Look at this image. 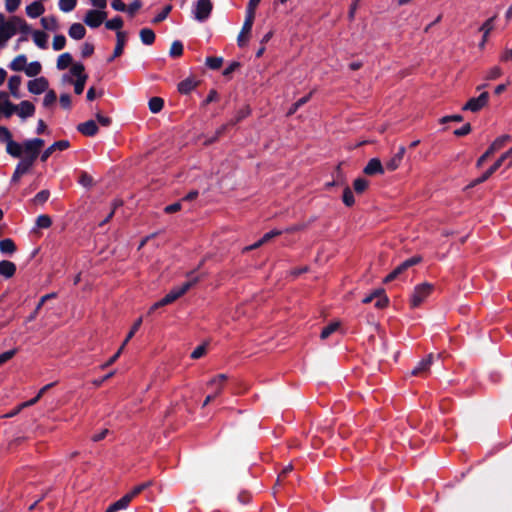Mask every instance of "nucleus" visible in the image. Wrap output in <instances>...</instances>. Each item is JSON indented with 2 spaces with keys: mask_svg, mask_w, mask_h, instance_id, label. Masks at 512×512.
<instances>
[{
  "mask_svg": "<svg viewBox=\"0 0 512 512\" xmlns=\"http://www.w3.org/2000/svg\"><path fill=\"white\" fill-rule=\"evenodd\" d=\"M44 144L45 142L41 138H33L23 142L24 156L16 165L11 182H18L24 174L29 172L36 159L39 157Z\"/></svg>",
  "mask_w": 512,
  "mask_h": 512,
  "instance_id": "f257e3e1",
  "label": "nucleus"
},
{
  "mask_svg": "<svg viewBox=\"0 0 512 512\" xmlns=\"http://www.w3.org/2000/svg\"><path fill=\"white\" fill-rule=\"evenodd\" d=\"M260 1L261 0H249L248 2L245 20L237 37V44L239 47H244L247 44L255 19V10Z\"/></svg>",
  "mask_w": 512,
  "mask_h": 512,
  "instance_id": "f03ea898",
  "label": "nucleus"
},
{
  "mask_svg": "<svg viewBox=\"0 0 512 512\" xmlns=\"http://www.w3.org/2000/svg\"><path fill=\"white\" fill-rule=\"evenodd\" d=\"M199 281V277L194 275V272L188 274V280L182 283L180 286L173 288L169 293H167L161 300L160 304L164 306L173 303L178 298L183 296L187 291H189L197 282Z\"/></svg>",
  "mask_w": 512,
  "mask_h": 512,
  "instance_id": "7ed1b4c3",
  "label": "nucleus"
},
{
  "mask_svg": "<svg viewBox=\"0 0 512 512\" xmlns=\"http://www.w3.org/2000/svg\"><path fill=\"white\" fill-rule=\"evenodd\" d=\"M434 286L430 283H422L417 285L411 295L410 304L412 308L419 307L425 299L432 293Z\"/></svg>",
  "mask_w": 512,
  "mask_h": 512,
  "instance_id": "20e7f679",
  "label": "nucleus"
},
{
  "mask_svg": "<svg viewBox=\"0 0 512 512\" xmlns=\"http://www.w3.org/2000/svg\"><path fill=\"white\" fill-rule=\"evenodd\" d=\"M212 10L211 0H197L193 8L194 18L199 22H205L210 17Z\"/></svg>",
  "mask_w": 512,
  "mask_h": 512,
  "instance_id": "39448f33",
  "label": "nucleus"
},
{
  "mask_svg": "<svg viewBox=\"0 0 512 512\" xmlns=\"http://www.w3.org/2000/svg\"><path fill=\"white\" fill-rule=\"evenodd\" d=\"M422 261V257L419 255H415L400 265H398L392 272H390L383 280L384 283H389L395 280L399 275H401L404 271L409 269L410 267L419 264Z\"/></svg>",
  "mask_w": 512,
  "mask_h": 512,
  "instance_id": "423d86ee",
  "label": "nucleus"
},
{
  "mask_svg": "<svg viewBox=\"0 0 512 512\" xmlns=\"http://www.w3.org/2000/svg\"><path fill=\"white\" fill-rule=\"evenodd\" d=\"M510 154H512V152H509V150L503 153L487 171H485L479 178L475 179L471 183V186L473 187L488 180L490 176L503 165Z\"/></svg>",
  "mask_w": 512,
  "mask_h": 512,
  "instance_id": "0eeeda50",
  "label": "nucleus"
},
{
  "mask_svg": "<svg viewBox=\"0 0 512 512\" xmlns=\"http://www.w3.org/2000/svg\"><path fill=\"white\" fill-rule=\"evenodd\" d=\"M489 101V93L482 92L478 97L470 98L462 107L464 111L478 112L484 108Z\"/></svg>",
  "mask_w": 512,
  "mask_h": 512,
  "instance_id": "6e6552de",
  "label": "nucleus"
},
{
  "mask_svg": "<svg viewBox=\"0 0 512 512\" xmlns=\"http://www.w3.org/2000/svg\"><path fill=\"white\" fill-rule=\"evenodd\" d=\"M107 13L101 10H88L83 21L90 28H98L106 19Z\"/></svg>",
  "mask_w": 512,
  "mask_h": 512,
  "instance_id": "1a4fd4ad",
  "label": "nucleus"
},
{
  "mask_svg": "<svg viewBox=\"0 0 512 512\" xmlns=\"http://www.w3.org/2000/svg\"><path fill=\"white\" fill-rule=\"evenodd\" d=\"M116 45L113 54L107 59L108 63L113 62L116 58L123 54L125 44L127 42V33L124 31L116 32Z\"/></svg>",
  "mask_w": 512,
  "mask_h": 512,
  "instance_id": "9d476101",
  "label": "nucleus"
},
{
  "mask_svg": "<svg viewBox=\"0 0 512 512\" xmlns=\"http://www.w3.org/2000/svg\"><path fill=\"white\" fill-rule=\"evenodd\" d=\"M70 147V142L68 140H59L55 141L52 145H50L48 148H46L40 156V160L42 162H46L48 158L55 152V151H64Z\"/></svg>",
  "mask_w": 512,
  "mask_h": 512,
  "instance_id": "9b49d317",
  "label": "nucleus"
},
{
  "mask_svg": "<svg viewBox=\"0 0 512 512\" xmlns=\"http://www.w3.org/2000/svg\"><path fill=\"white\" fill-rule=\"evenodd\" d=\"M0 105L1 111L6 118L11 117L13 113L18 111V106L9 100L8 94L4 91H0Z\"/></svg>",
  "mask_w": 512,
  "mask_h": 512,
  "instance_id": "f8f14e48",
  "label": "nucleus"
},
{
  "mask_svg": "<svg viewBox=\"0 0 512 512\" xmlns=\"http://www.w3.org/2000/svg\"><path fill=\"white\" fill-rule=\"evenodd\" d=\"M49 82L45 77H39L28 82V91L39 95L48 89Z\"/></svg>",
  "mask_w": 512,
  "mask_h": 512,
  "instance_id": "ddd939ff",
  "label": "nucleus"
},
{
  "mask_svg": "<svg viewBox=\"0 0 512 512\" xmlns=\"http://www.w3.org/2000/svg\"><path fill=\"white\" fill-rule=\"evenodd\" d=\"M364 174L368 176H374L377 174L384 173V166L382 165L380 159L372 158L368 161L367 165L363 169Z\"/></svg>",
  "mask_w": 512,
  "mask_h": 512,
  "instance_id": "4468645a",
  "label": "nucleus"
},
{
  "mask_svg": "<svg viewBox=\"0 0 512 512\" xmlns=\"http://www.w3.org/2000/svg\"><path fill=\"white\" fill-rule=\"evenodd\" d=\"M16 34L15 27L12 26L10 19L7 23L0 24V46H4L5 43Z\"/></svg>",
  "mask_w": 512,
  "mask_h": 512,
  "instance_id": "2eb2a0df",
  "label": "nucleus"
},
{
  "mask_svg": "<svg viewBox=\"0 0 512 512\" xmlns=\"http://www.w3.org/2000/svg\"><path fill=\"white\" fill-rule=\"evenodd\" d=\"M433 361L432 354H429L427 357L423 358L421 361L417 363V365L412 369L411 374L414 376H422L424 375L430 368Z\"/></svg>",
  "mask_w": 512,
  "mask_h": 512,
  "instance_id": "dca6fc26",
  "label": "nucleus"
},
{
  "mask_svg": "<svg viewBox=\"0 0 512 512\" xmlns=\"http://www.w3.org/2000/svg\"><path fill=\"white\" fill-rule=\"evenodd\" d=\"M77 130L85 136L92 137L97 134L98 126L94 120H88L86 122L80 123L77 126Z\"/></svg>",
  "mask_w": 512,
  "mask_h": 512,
  "instance_id": "f3484780",
  "label": "nucleus"
},
{
  "mask_svg": "<svg viewBox=\"0 0 512 512\" xmlns=\"http://www.w3.org/2000/svg\"><path fill=\"white\" fill-rule=\"evenodd\" d=\"M6 151L7 153L14 158H21L24 154L23 144H19L14 141L12 138L6 142Z\"/></svg>",
  "mask_w": 512,
  "mask_h": 512,
  "instance_id": "a211bd4d",
  "label": "nucleus"
},
{
  "mask_svg": "<svg viewBox=\"0 0 512 512\" xmlns=\"http://www.w3.org/2000/svg\"><path fill=\"white\" fill-rule=\"evenodd\" d=\"M16 265L15 263L9 260L0 261V275L9 279L12 278L16 273Z\"/></svg>",
  "mask_w": 512,
  "mask_h": 512,
  "instance_id": "6ab92c4d",
  "label": "nucleus"
},
{
  "mask_svg": "<svg viewBox=\"0 0 512 512\" xmlns=\"http://www.w3.org/2000/svg\"><path fill=\"white\" fill-rule=\"evenodd\" d=\"M10 22L12 26L15 27L16 33L19 31L20 33L27 35L31 32V28L28 23L21 17L12 16L10 18Z\"/></svg>",
  "mask_w": 512,
  "mask_h": 512,
  "instance_id": "aec40b11",
  "label": "nucleus"
},
{
  "mask_svg": "<svg viewBox=\"0 0 512 512\" xmlns=\"http://www.w3.org/2000/svg\"><path fill=\"white\" fill-rule=\"evenodd\" d=\"M34 112H35V106L33 103H31L30 101H27V100L20 102V104L18 106L17 114L21 118L25 119L27 117H31V116H33Z\"/></svg>",
  "mask_w": 512,
  "mask_h": 512,
  "instance_id": "412c9836",
  "label": "nucleus"
},
{
  "mask_svg": "<svg viewBox=\"0 0 512 512\" xmlns=\"http://www.w3.org/2000/svg\"><path fill=\"white\" fill-rule=\"evenodd\" d=\"M44 11H45V8H44L43 4L39 1H34L31 4H29L28 6H26V14L30 18H37V17L41 16L44 13Z\"/></svg>",
  "mask_w": 512,
  "mask_h": 512,
  "instance_id": "4be33fe9",
  "label": "nucleus"
},
{
  "mask_svg": "<svg viewBox=\"0 0 512 512\" xmlns=\"http://www.w3.org/2000/svg\"><path fill=\"white\" fill-rule=\"evenodd\" d=\"M68 34L72 39L81 40L85 37L86 29L81 23H73L69 27Z\"/></svg>",
  "mask_w": 512,
  "mask_h": 512,
  "instance_id": "5701e85b",
  "label": "nucleus"
},
{
  "mask_svg": "<svg viewBox=\"0 0 512 512\" xmlns=\"http://www.w3.org/2000/svg\"><path fill=\"white\" fill-rule=\"evenodd\" d=\"M129 498L124 495L119 500L115 501L114 503L110 504L105 512H117L122 509H126L130 504Z\"/></svg>",
  "mask_w": 512,
  "mask_h": 512,
  "instance_id": "b1692460",
  "label": "nucleus"
},
{
  "mask_svg": "<svg viewBox=\"0 0 512 512\" xmlns=\"http://www.w3.org/2000/svg\"><path fill=\"white\" fill-rule=\"evenodd\" d=\"M22 78L19 75H13L9 78L8 88L13 97L19 98V87L21 85Z\"/></svg>",
  "mask_w": 512,
  "mask_h": 512,
  "instance_id": "393cba45",
  "label": "nucleus"
},
{
  "mask_svg": "<svg viewBox=\"0 0 512 512\" xmlns=\"http://www.w3.org/2000/svg\"><path fill=\"white\" fill-rule=\"evenodd\" d=\"M196 86L197 82L193 78H186L178 84V91L181 94H189Z\"/></svg>",
  "mask_w": 512,
  "mask_h": 512,
  "instance_id": "a878e982",
  "label": "nucleus"
},
{
  "mask_svg": "<svg viewBox=\"0 0 512 512\" xmlns=\"http://www.w3.org/2000/svg\"><path fill=\"white\" fill-rule=\"evenodd\" d=\"M27 57L24 54L16 56L11 63L9 68L13 71H22L26 68Z\"/></svg>",
  "mask_w": 512,
  "mask_h": 512,
  "instance_id": "bb28decb",
  "label": "nucleus"
},
{
  "mask_svg": "<svg viewBox=\"0 0 512 512\" xmlns=\"http://www.w3.org/2000/svg\"><path fill=\"white\" fill-rule=\"evenodd\" d=\"M139 36L144 45H152L156 38L154 31L150 28L141 29Z\"/></svg>",
  "mask_w": 512,
  "mask_h": 512,
  "instance_id": "cd10ccee",
  "label": "nucleus"
},
{
  "mask_svg": "<svg viewBox=\"0 0 512 512\" xmlns=\"http://www.w3.org/2000/svg\"><path fill=\"white\" fill-rule=\"evenodd\" d=\"M87 79H88V76H83V77H80V79H76L75 81H73V79L67 77V75L64 76V80L68 81L69 83L74 84V92L77 95H80L83 93Z\"/></svg>",
  "mask_w": 512,
  "mask_h": 512,
  "instance_id": "c85d7f7f",
  "label": "nucleus"
},
{
  "mask_svg": "<svg viewBox=\"0 0 512 512\" xmlns=\"http://www.w3.org/2000/svg\"><path fill=\"white\" fill-rule=\"evenodd\" d=\"M17 250L15 242L11 238H5L0 241V252L3 254H13Z\"/></svg>",
  "mask_w": 512,
  "mask_h": 512,
  "instance_id": "c756f323",
  "label": "nucleus"
},
{
  "mask_svg": "<svg viewBox=\"0 0 512 512\" xmlns=\"http://www.w3.org/2000/svg\"><path fill=\"white\" fill-rule=\"evenodd\" d=\"M33 40L35 44L41 49H47L48 35L40 30L33 32Z\"/></svg>",
  "mask_w": 512,
  "mask_h": 512,
  "instance_id": "7c9ffc66",
  "label": "nucleus"
},
{
  "mask_svg": "<svg viewBox=\"0 0 512 512\" xmlns=\"http://www.w3.org/2000/svg\"><path fill=\"white\" fill-rule=\"evenodd\" d=\"M250 113H251V110H250L249 106H245V107L241 108L240 110L237 111L236 115L230 121H228V125L235 126L236 124L241 122L243 119L248 117L250 115Z\"/></svg>",
  "mask_w": 512,
  "mask_h": 512,
  "instance_id": "2f4dec72",
  "label": "nucleus"
},
{
  "mask_svg": "<svg viewBox=\"0 0 512 512\" xmlns=\"http://www.w3.org/2000/svg\"><path fill=\"white\" fill-rule=\"evenodd\" d=\"M72 62V55L68 52H65L58 57L56 66L59 70H65L70 65H72Z\"/></svg>",
  "mask_w": 512,
  "mask_h": 512,
  "instance_id": "473e14b6",
  "label": "nucleus"
},
{
  "mask_svg": "<svg viewBox=\"0 0 512 512\" xmlns=\"http://www.w3.org/2000/svg\"><path fill=\"white\" fill-rule=\"evenodd\" d=\"M41 25L45 30L55 31L58 29V20L55 16L42 17Z\"/></svg>",
  "mask_w": 512,
  "mask_h": 512,
  "instance_id": "72a5a7b5",
  "label": "nucleus"
},
{
  "mask_svg": "<svg viewBox=\"0 0 512 512\" xmlns=\"http://www.w3.org/2000/svg\"><path fill=\"white\" fill-rule=\"evenodd\" d=\"M41 70H42L41 63L38 61H33L26 66V68L24 69V72L28 77H35L38 74H40Z\"/></svg>",
  "mask_w": 512,
  "mask_h": 512,
  "instance_id": "f704fd0d",
  "label": "nucleus"
},
{
  "mask_svg": "<svg viewBox=\"0 0 512 512\" xmlns=\"http://www.w3.org/2000/svg\"><path fill=\"white\" fill-rule=\"evenodd\" d=\"M148 107L152 113H159L164 107V100L161 97H152L148 102Z\"/></svg>",
  "mask_w": 512,
  "mask_h": 512,
  "instance_id": "c9c22d12",
  "label": "nucleus"
},
{
  "mask_svg": "<svg viewBox=\"0 0 512 512\" xmlns=\"http://www.w3.org/2000/svg\"><path fill=\"white\" fill-rule=\"evenodd\" d=\"M183 50V43L179 40H175L170 46L169 55L172 58H178L183 55Z\"/></svg>",
  "mask_w": 512,
  "mask_h": 512,
  "instance_id": "e433bc0d",
  "label": "nucleus"
},
{
  "mask_svg": "<svg viewBox=\"0 0 512 512\" xmlns=\"http://www.w3.org/2000/svg\"><path fill=\"white\" fill-rule=\"evenodd\" d=\"M152 484L151 481H147V482H144V483H141L137 486H135L130 492H128L127 494H125L130 501H132L136 496H138L139 494H141L145 489H147L150 485Z\"/></svg>",
  "mask_w": 512,
  "mask_h": 512,
  "instance_id": "4c0bfd02",
  "label": "nucleus"
},
{
  "mask_svg": "<svg viewBox=\"0 0 512 512\" xmlns=\"http://www.w3.org/2000/svg\"><path fill=\"white\" fill-rule=\"evenodd\" d=\"M510 138L511 137L509 135H502L496 138L489 146V148L495 153L502 149L505 146V144L510 140Z\"/></svg>",
  "mask_w": 512,
  "mask_h": 512,
  "instance_id": "58836bf2",
  "label": "nucleus"
},
{
  "mask_svg": "<svg viewBox=\"0 0 512 512\" xmlns=\"http://www.w3.org/2000/svg\"><path fill=\"white\" fill-rule=\"evenodd\" d=\"M123 19L120 16H116L105 22V27L109 30L120 31L123 26Z\"/></svg>",
  "mask_w": 512,
  "mask_h": 512,
  "instance_id": "ea45409f",
  "label": "nucleus"
},
{
  "mask_svg": "<svg viewBox=\"0 0 512 512\" xmlns=\"http://www.w3.org/2000/svg\"><path fill=\"white\" fill-rule=\"evenodd\" d=\"M342 201L347 207H351L355 203L354 195L349 186L345 185Z\"/></svg>",
  "mask_w": 512,
  "mask_h": 512,
  "instance_id": "a19ab883",
  "label": "nucleus"
},
{
  "mask_svg": "<svg viewBox=\"0 0 512 512\" xmlns=\"http://www.w3.org/2000/svg\"><path fill=\"white\" fill-rule=\"evenodd\" d=\"M368 185H369L368 180H366L365 178H361V177L355 179L353 182V188L357 194L363 193L367 189Z\"/></svg>",
  "mask_w": 512,
  "mask_h": 512,
  "instance_id": "79ce46f5",
  "label": "nucleus"
},
{
  "mask_svg": "<svg viewBox=\"0 0 512 512\" xmlns=\"http://www.w3.org/2000/svg\"><path fill=\"white\" fill-rule=\"evenodd\" d=\"M206 65L212 69V70H218L221 68L223 64V58L222 57H214L210 56L206 58L205 61Z\"/></svg>",
  "mask_w": 512,
  "mask_h": 512,
  "instance_id": "37998d69",
  "label": "nucleus"
},
{
  "mask_svg": "<svg viewBox=\"0 0 512 512\" xmlns=\"http://www.w3.org/2000/svg\"><path fill=\"white\" fill-rule=\"evenodd\" d=\"M338 328H339L338 322H332V323L328 324L321 331V334H320L321 339H323V340L327 339L331 334H333L335 331H337Z\"/></svg>",
  "mask_w": 512,
  "mask_h": 512,
  "instance_id": "c03bdc74",
  "label": "nucleus"
},
{
  "mask_svg": "<svg viewBox=\"0 0 512 512\" xmlns=\"http://www.w3.org/2000/svg\"><path fill=\"white\" fill-rule=\"evenodd\" d=\"M58 5L62 12L68 13L74 10L77 5V0H59Z\"/></svg>",
  "mask_w": 512,
  "mask_h": 512,
  "instance_id": "a18cd8bd",
  "label": "nucleus"
},
{
  "mask_svg": "<svg viewBox=\"0 0 512 512\" xmlns=\"http://www.w3.org/2000/svg\"><path fill=\"white\" fill-rule=\"evenodd\" d=\"M143 322L142 317H139L134 324L132 325L129 333L127 334L125 340L123 341L122 345L126 346V344L131 340V338L135 335V333L139 330L141 324Z\"/></svg>",
  "mask_w": 512,
  "mask_h": 512,
  "instance_id": "49530a36",
  "label": "nucleus"
},
{
  "mask_svg": "<svg viewBox=\"0 0 512 512\" xmlns=\"http://www.w3.org/2000/svg\"><path fill=\"white\" fill-rule=\"evenodd\" d=\"M172 8H173V7H172V5H170V4L166 5V6L163 8V10H162L160 13H158V14H157L153 19H152V23H153V24H158V23H160V22L164 21V20L168 17V15H169V13L171 12Z\"/></svg>",
  "mask_w": 512,
  "mask_h": 512,
  "instance_id": "de8ad7c7",
  "label": "nucleus"
},
{
  "mask_svg": "<svg viewBox=\"0 0 512 512\" xmlns=\"http://www.w3.org/2000/svg\"><path fill=\"white\" fill-rule=\"evenodd\" d=\"M70 73L75 76L77 79H80V77L88 76L85 73V67L82 63H74L72 64V67L70 69Z\"/></svg>",
  "mask_w": 512,
  "mask_h": 512,
  "instance_id": "09e8293b",
  "label": "nucleus"
},
{
  "mask_svg": "<svg viewBox=\"0 0 512 512\" xmlns=\"http://www.w3.org/2000/svg\"><path fill=\"white\" fill-rule=\"evenodd\" d=\"M36 225L38 228L47 229L52 225V220L49 215L42 214L37 217Z\"/></svg>",
  "mask_w": 512,
  "mask_h": 512,
  "instance_id": "8fccbe9b",
  "label": "nucleus"
},
{
  "mask_svg": "<svg viewBox=\"0 0 512 512\" xmlns=\"http://www.w3.org/2000/svg\"><path fill=\"white\" fill-rule=\"evenodd\" d=\"M374 300H376L375 307L378 309H383L389 304V298L387 297L384 289L381 294H377V297Z\"/></svg>",
  "mask_w": 512,
  "mask_h": 512,
  "instance_id": "3c124183",
  "label": "nucleus"
},
{
  "mask_svg": "<svg viewBox=\"0 0 512 512\" xmlns=\"http://www.w3.org/2000/svg\"><path fill=\"white\" fill-rule=\"evenodd\" d=\"M66 45V38L64 35H55L53 38L52 47L55 51L62 50Z\"/></svg>",
  "mask_w": 512,
  "mask_h": 512,
  "instance_id": "603ef678",
  "label": "nucleus"
},
{
  "mask_svg": "<svg viewBox=\"0 0 512 512\" xmlns=\"http://www.w3.org/2000/svg\"><path fill=\"white\" fill-rule=\"evenodd\" d=\"M495 18H496V16H493V17L487 19L480 27V31H482L484 33V38H487L489 33L493 30V28H494L493 22H494Z\"/></svg>",
  "mask_w": 512,
  "mask_h": 512,
  "instance_id": "864d4df0",
  "label": "nucleus"
},
{
  "mask_svg": "<svg viewBox=\"0 0 512 512\" xmlns=\"http://www.w3.org/2000/svg\"><path fill=\"white\" fill-rule=\"evenodd\" d=\"M50 197V192L49 190H41L40 192H38L34 198H33V202L35 204H44Z\"/></svg>",
  "mask_w": 512,
  "mask_h": 512,
  "instance_id": "5fc2aeb1",
  "label": "nucleus"
},
{
  "mask_svg": "<svg viewBox=\"0 0 512 512\" xmlns=\"http://www.w3.org/2000/svg\"><path fill=\"white\" fill-rule=\"evenodd\" d=\"M57 100V95L54 90H49L44 99H43V106L44 107H50L52 106Z\"/></svg>",
  "mask_w": 512,
  "mask_h": 512,
  "instance_id": "6e6d98bb",
  "label": "nucleus"
},
{
  "mask_svg": "<svg viewBox=\"0 0 512 512\" xmlns=\"http://www.w3.org/2000/svg\"><path fill=\"white\" fill-rule=\"evenodd\" d=\"M228 377L226 374H218L217 376H215L214 378H212L208 383L207 385L208 386H214V385H219V386H222L224 387V384L225 382L227 381Z\"/></svg>",
  "mask_w": 512,
  "mask_h": 512,
  "instance_id": "4d7b16f0",
  "label": "nucleus"
},
{
  "mask_svg": "<svg viewBox=\"0 0 512 512\" xmlns=\"http://www.w3.org/2000/svg\"><path fill=\"white\" fill-rule=\"evenodd\" d=\"M401 162L402 160L394 154V156L386 162L385 167L389 171H394L400 166Z\"/></svg>",
  "mask_w": 512,
  "mask_h": 512,
  "instance_id": "13d9d810",
  "label": "nucleus"
},
{
  "mask_svg": "<svg viewBox=\"0 0 512 512\" xmlns=\"http://www.w3.org/2000/svg\"><path fill=\"white\" fill-rule=\"evenodd\" d=\"M241 67V63L238 61L231 62L223 71V76L228 77L230 76L234 71L239 69Z\"/></svg>",
  "mask_w": 512,
  "mask_h": 512,
  "instance_id": "bf43d9fd",
  "label": "nucleus"
},
{
  "mask_svg": "<svg viewBox=\"0 0 512 512\" xmlns=\"http://www.w3.org/2000/svg\"><path fill=\"white\" fill-rule=\"evenodd\" d=\"M94 53V45L91 43H84L81 48V56L83 58L90 57Z\"/></svg>",
  "mask_w": 512,
  "mask_h": 512,
  "instance_id": "052dcab7",
  "label": "nucleus"
},
{
  "mask_svg": "<svg viewBox=\"0 0 512 512\" xmlns=\"http://www.w3.org/2000/svg\"><path fill=\"white\" fill-rule=\"evenodd\" d=\"M79 183L84 187H89L93 183V178L87 172H81Z\"/></svg>",
  "mask_w": 512,
  "mask_h": 512,
  "instance_id": "680f3d73",
  "label": "nucleus"
},
{
  "mask_svg": "<svg viewBox=\"0 0 512 512\" xmlns=\"http://www.w3.org/2000/svg\"><path fill=\"white\" fill-rule=\"evenodd\" d=\"M21 0H5V8L8 12H15L20 6Z\"/></svg>",
  "mask_w": 512,
  "mask_h": 512,
  "instance_id": "e2e57ef3",
  "label": "nucleus"
},
{
  "mask_svg": "<svg viewBox=\"0 0 512 512\" xmlns=\"http://www.w3.org/2000/svg\"><path fill=\"white\" fill-rule=\"evenodd\" d=\"M124 347L125 346L121 345L120 348L118 349V351L112 357H110V359L107 362H105L101 366V368L105 369V368L109 367L110 365H112L113 363H115L117 361V359L119 358V356L121 355Z\"/></svg>",
  "mask_w": 512,
  "mask_h": 512,
  "instance_id": "0e129e2a",
  "label": "nucleus"
},
{
  "mask_svg": "<svg viewBox=\"0 0 512 512\" xmlns=\"http://www.w3.org/2000/svg\"><path fill=\"white\" fill-rule=\"evenodd\" d=\"M206 353V346L205 345H199L197 346L193 352L191 353L190 357L192 359H199Z\"/></svg>",
  "mask_w": 512,
  "mask_h": 512,
  "instance_id": "69168bd1",
  "label": "nucleus"
},
{
  "mask_svg": "<svg viewBox=\"0 0 512 512\" xmlns=\"http://www.w3.org/2000/svg\"><path fill=\"white\" fill-rule=\"evenodd\" d=\"M471 130H472V128H471L470 123H466L461 128L456 129L454 131V135L457 137H462V136L469 134L471 132Z\"/></svg>",
  "mask_w": 512,
  "mask_h": 512,
  "instance_id": "338daca9",
  "label": "nucleus"
},
{
  "mask_svg": "<svg viewBox=\"0 0 512 512\" xmlns=\"http://www.w3.org/2000/svg\"><path fill=\"white\" fill-rule=\"evenodd\" d=\"M142 6V3L140 0H134L129 6H127L126 11L133 16Z\"/></svg>",
  "mask_w": 512,
  "mask_h": 512,
  "instance_id": "774afa93",
  "label": "nucleus"
}]
</instances>
